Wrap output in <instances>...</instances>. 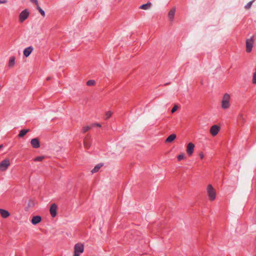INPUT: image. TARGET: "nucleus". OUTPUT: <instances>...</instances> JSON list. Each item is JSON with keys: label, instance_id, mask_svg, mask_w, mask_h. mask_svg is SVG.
Here are the masks:
<instances>
[{"label": "nucleus", "instance_id": "17", "mask_svg": "<svg viewBox=\"0 0 256 256\" xmlns=\"http://www.w3.org/2000/svg\"><path fill=\"white\" fill-rule=\"evenodd\" d=\"M103 164H99L96 165L94 168L91 170L92 173H95L98 172L99 170L102 166Z\"/></svg>", "mask_w": 256, "mask_h": 256}, {"label": "nucleus", "instance_id": "26", "mask_svg": "<svg viewBox=\"0 0 256 256\" xmlns=\"http://www.w3.org/2000/svg\"><path fill=\"white\" fill-rule=\"evenodd\" d=\"M178 160H184L185 158V156L184 154H182L180 155H178L177 157Z\"/></svg>", "mask_w": 256, "mask_h": 256}, {"label": "nucleus", "instance_id": "16", "mask_svg": "<svg viewBox=\"0 0 256 256\" xmlns=\"http://www.w3.org/2000/svg\"><path fill=\"white\" fill-rule=\"evenodd\" d=\"M176 134H172L166 138V139L165 140V142L166 143L172 142L176 138Z\"/></svg>", "mask_w": 256, "mask_h": 256}, {"label": "nucleus", "instance_id": "15", "mask_svg": "<svg viewBox=\"0 0 256 256\" xmlns=\"http://www.w3.org/2000/svg\"><path fill=\"white\" fill-rule=\"evenodd\" d=\"M0 214L2 218H6L10 216V213L6 210L0 208Z\"/></svg>", "mask_w": 256, "mask_h": 256}, {"label": "nucleus", "instance_id": "19", "mask_svg": "<svg viewBox=\"0 0 256 256\" xmlns=\"http://www.w3.org/2000/svg\"><path fill=\"white\" fill-rule=\"evenodd\" d=\"M29 131H30L29 129H26V130L24 129V130H21L20 132V134H18V136L20 138L23 137Z\"/></svg>", "mask_w": 256, "mask_h": 256}, {"label": "nucleus", "instance_id": "12", "mask_svg": "<svg viewBox=\"0 0 256 256\" xmlns=\"http://www.w3.org/2000/svg\"><path fill=\"white\" fill-rule=\"evenodd\" d=\"M30 144L34 148H38L40 146L39 140L37 138L32 139Z\"/></svg>", "mask_w": 256, "mask_h": 256}, {"label": "nucleus", "instance_id": "31", "mask_svg": "<svg viewBox=\"0 0 256 256\" xmlns=\"http://www.w3.org/2000/svg\"><path fill=\"white\" fill-rule=\"evenodd\" d=\"M178 108V106L177 105H175L173 108H172V113H174V112Z\"/></svg>", "mask_w": 256, "mask_h": 256}, {"label": "nucleus", "instance_id": "21", "mask_svg": "<svg viewBox=\"0 0 256 256\" xmlns=\"http://www.w3.org/2000/svg\"><path fill=\"white\" fill-rule=\"evenodd\" d=\"M252 83L253 84H256V68L254 70V72L252 74Z\"/></svg>", "mask_w": 256, "mask_h": 256}, {"label": "nucleus", "instance_id": "29", "mask_svg": "<svg viewBox=\"0 0 256 256\" xmlns=\"http://www.w3.org/2000/svg\"><path fill=\"white\" fill-rule=\"evenodd\" d=\"M254 2V0L252 1H251V2H250L246 6H245V8H246V9H248L250 8L252 4V2Z\"/></svg>", "mask_w": 256, "mask_h": 256}, {"label": "nucleus", "instance_id": "18", "mask_svg": "<svg viewBox=\"0 0 256 256\" xmlns=\"http://www.w3.org/2000/svg\"><path fill=\"white\" fill-rule=\"evenodd\" d=\"M152 6V4L150 2H148L146 4H144L140 7V8L144 10H147L150 8Z\"/></svg>", "mask_w": 256, "mask_h": 256}, {"label": "nucleus", "instance_id": "32", "mask_svg": "<svg viewBox=\"0 0 256 256\" xmlns=\"http://www.w3.org/2000/svg\"><path fill=\"white\" fill-rule=\"evenodd\" d=\"M30 1L34 3L36 6H38V3L37 0H30Z\"/></svg>", "mask_w": 256, "mask_h": 256}, {"label": "nucleus", "instance_id": "35", "mask_svg": "<svg viewBox=\"0 0 256 256\" xmlns=\"http://www.w3.org/2000/svg\"><path fill=\"white\" fill-rule=\"evenodd\" d=\"M6 2H7V1L6 0H0V4H6Z\"/></svg>", "mask_w": 256, "mask_h": 256}, {"label": "nucleus", "instance_id": "20", "mask_svg": "<svg viewBox=\"0 0 256 256\" xmlns=\"http://www.w3.org/2000/svg\"><path fill=\"white\" fill-rule=\"evenodd\" d=\"M15 63V58L14 56H11L10 58L8 66L10 67H12L14 66Z\"/></svg>", "mask_w": 256, "mask_h": 256}, {"label": "nucleus", "instance_id": "22", "mask_svg": "<svg viewBox=\"0 0 256 256\" xmlns=\"http://www.w3.org/2000/svg\"><path fill=\"white\" fill-rule=\"evenodd\" d=\"M37 10H38L40 13L42 14V16H45V12L44 10H42L40 7L38 6H36Z\"/></svg>", "mask_w": 256, "mask_h": 256}, {"label": "nucleus", "instance_id": "23", "mask_svg": "<svg viewBox=\"0 0 256 256\" xmlns=\"http://www.w3.org/2000/svg\"><path fill=\"white\" fill-rule=\"evenodd\" d=\"M96 84V82L94 80H89L86 82V84L88 86H92Z\"/></svg>", "mask_w": 256, "mask_h": 256}, {"label": "nucleus", "instance_id": "3", "mask_svg": "<svg viewBox=\"0 0 256 256\" xmlns=\"http://www.w3.org/2000/svg\"><path fill=\"white\" fill-rule=\"evenodd\" d=\"M84 251V246L81 243H77L74 246V256H80Z\"/></svg>", "mask_w": 256, "mask_h": 256}, {"label": "nucleus", "instance_id": "8", "mask_svg": "<svg viewBox=\"0 0 256 256\" xmlns=\"http://www.w3.org/2000/svg\"><path fill=\"white\" fill-rule=\"evenodd\" d=\"M92 144V139L90 136H86L84 140V146L86 149L90 148Z\"/></svg>", "mask_w": 256, "mask_h": 256}, {"label": "nucleus", "instance_id": "30", "mask_svg": "<svg viewBox=\"0 0 256 256\" xmlns=\"http://www.w3.org/2000/svg\"><path fill=\"white\" fill-rule=\"evenodd\" d=\"M28 206L30 208V207H32L34 206V202L33 200H30L28 202Z\"/></svg>", "mask_w": 256, "mask_h": 256}, {"label": "nucleus", "instance_id": "13", "mask_svg": "<svg viewBox=\"0 0 256 256\" xmlns=\"http://www.w3.org/2000/svg\"><path fill=\"white\" fill-rule=\"evenodd\" d=\"M42 218L39 216H36L32 217L31 220V222L33 224L36 225L40 222Z\"/></svg>", "mask_w": 256, "mask_h": 256}, {"label": "nucleus", "instance_id": "4", "mask_svg": "<svg viewBox=\"0 0 256 256\" xmlns=\"http://www.w3.org/2000/svg\"><path fill=\"white\" fill-rule=\"evenodd\" d=\"M30 15L29 11L28 9L22 10L19 14L18 20L20 22H22L28 18Z\"/></svg>", "mask_w": 256, "mask_h": 256}, {"label": "nucleus", "instance_id": "34", "mask_svg": "<svg viewBox=\"0 0 256 256\" xmlns=\"http://www.w3.org/2000/svg\"><path fill=\"white\" fill-rule=\"evenodd\" d=\"M199 156L201 159H202L204 157V154H203V153L201 152Z\"/></svg>", "mask_w": 256, "mask_h": 256}, {"label": "nucleus", "instance_id": "25", "mask_svg": "<svg viewBox=\"0 0 256 256\" xmlns=\"http://www.w3.org/2000/svg\"><path fill=\"white\" fill-rule=\"evenodd\" d=\"M91 128V127L90 126H84L83 128H82V132L85 133L86 132H88V130H89Z\"/></svg>", "mask_w": 256, "mask_h": 256}, {"label": "nucleus", "instance_id": "11", "mask_svg": "<svg viewBox=\"0 0 256 256\" xmlns=\"http://www.w3.org/2000/svg\"><path fill=\"white\" fill-rule=\"evenodd\" d=\"M176 12V8L174 7L172 8L168 13V18L170 22H172L174 18V14Z\"/></svg>", "mask_w": 256, "mask_h": 256}, {"label": "nucleus", "instance_id": "6", "mask_svg": "<svg viewBox=\"0 0 256 256\" xmlns=\"http://www.w3.org/2000/svg\"><path fill=\"white\" fill-rule=\"evenodd\" d=\"M254 44V40L252 38L246 40V51L247 52H250L252 50Z\"/></svg>", "mask_w": 256, "mask_h": 256}, {"label": "nucleus", "instance_id": "33", "mask_svg": "<svg viewBox=\"0 0 256 256\" xmlns=\"http://www.w3.org/2000/svg\"><path fill=\"white\" fill-rule=\"evenodd\" d=\"M92 126H96L100 128L101 127V125L99 124H92Z\"/></svg>", "mask_w": 256, "mask_h": 256}, {"label": "nucleus", "instance_id": "10", "mask_svg": "<svg viewBox=\"0 0 256 256\" xmlns=\"http://www.w3.org/2000/svg\"><path fill=\"white\" fill-rule=\"evenodd\" d=\"M195 146L192 142H189L186 146V152L190 156H192L194 152Z\"/></svg>", "mask_w": 256, "mask_h": 256}, {"label": "nucleus", "instance_id": "1", "mask_svg": "<svg viewBox=\"0 0 256 256\" xmlns=\"http://www.w3.org/2000/svg\"><path fill=\"white\" fill-rule=\"evenodd\" d=\"M206 192L209 200L214 201L216 198V191L212 184H208L206 188Z\"/></svg>", "mask_w": 256, "mask_h": 256}, {"label": "nucleus", "instance_id": "7", "mask_svg": "<svg viewBox=\"0 0 256 256\" xmlns=\"http://www.w3.org/2000/svg\"><path fill=\"white\" fill-rule=\"evenodd\" d=\"M220 129V126L216 124L213 125L210 128V133L213 136H214L218 133Z\"/></svg>", "mask_w": 256, "mask_h": 256}, {"label": "nucleus", "instance_id": "5", "mask_svg": "<svg viewBox=\"0 0 256 256\" xmlns=\"http://www.w3.org/2000/svg\"><path fill=\"white\" fill-rule=\"evenodd\" d=\"M10 162L8 158H6L0 162V171H5L10 166Z\"/></svg>", "mask_w": 256, "mask_h": 256}, {"label": "nucleus", "instance_id": "14", "mask_svg": "<svg viewBox=\"0 0 256 256\" xmlns=\"http://www.w3.org/2000/svg\"><path fill=\"white\" fill-rule=\"evenodd\" d=\"M34 50V48L32 46H29L26 48L24 50V55L26 57H28Z\"/></svg>", "mask_w": 256, "mask_h": 256}, {"label": "nucleus", "instance_id": "24", "mask_svg": "<svg viewBox=\"0 0 256 256\" xmlns=\"http://www.w3.org/2000/svg\"><path fill=\"white\" fill-rule=\"evenodd\" d=\"M238 120L242 122H244L245 120L244 118V116L242 114H239L238 116Z\"/></svg>", "mask_w": 256, "mask_h": 256}, {"label": "nucleus", "instance_id": "27", "mask_svg": "<svg viewBox=\"0 0 256 256\" xmlns=\"http://www.w3.org/2000/svg\"><path fill=\"white\" fill-rule=\"evenodd\" d=\"M44 158V156H38V157H36V158L34 159V161H38V162H42Z\"/></svg>", "mask_w": 256, "mask_h": 256}, {"label": "nucleus", "instance_id": "37", "mask_svg": "<svg viewBox=\"0 0 256 256\" xmlns=\"http://www.w3.org/2000/svg\"><path fill=\"white\" fill-rule=\"evenodd\" d=\"M47 80H50V78H47Z\"/></svg>", "mask_w": 256, "mask_h": 256}, {"label": "nucleus", "instance_id": "28", "mask_svg": "<svg viewBox=\"0 0 256 256\" xmlns=\"http://www.w3.org/2000/svg\"><path fill=\"white\" fill-rule=\"evenodd\" d=\"M112 114V112L110 111L106 112V119L110 117L111 116Z\"/></svg>", "mask_w": 256, "mask_h": 256}, {"label": "nucleus", "instance_id": "9", "mask_svg": "<svg viewBox=\"0 0 256 256\" xmlns=\"http://www.w3.org/2000/svg\"><path fill=\"white\" fill-rule=\"evenodd\" d=\"M58 206L56 204H52L50 207V212L52 218H54L57 214Z\"/></svg>", "mask_w": 256, "mask_h": 256}, {"label": "nucleus", "instance_id": "36", "mask_svg": "<svg viewBox=\"0 0 256 256\" xmlns=\"http://www.w3.org/2000/svg\"><path fill=\"white\" fill-rule=\"evenodd\" d=\"M2 147H3L2 144L0 145V149H1Z\"/></svg>", "mask_w": 256, "mask_h": 256}, {"label": "nucleus", "instance_id": "2", "mask_svg": "<svg viewBox=\"0 0 256 256\" xmlns=\"http://www.w3.org/2000/svg\"><path fill=\"white\" fill-rule=\"evenodd\" d=\"M230 95L228 94H225L222 98V108L224 109H227L229 108L230 106Z\"/></svg>", "mask_w": 256, "mask_h": 256}]
</instances>
